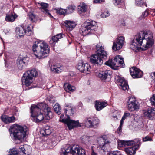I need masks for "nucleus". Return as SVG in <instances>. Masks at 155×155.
Returning a JSON list of instances; mask_svg holds the SVG:
<instances>
[{
	"label": "nucleus",
	"instance_id": "1",
	"mask_svg": "<svg viewBox=\"0 0 155 155\" xmlns=\"http://www.w3.org/2000/svg\"><path fill=\"white\" fill-rule=\"evenodd\" d=\"M153 34L150 31H141L131 39L130 48L135 51L140 49L146 50L153 45Z\"/></svg>",
	"mask_w": 155,
	"mask_h": 155
},
{
	"label": "nucleus",
	"instance_id": "2",
	"mask_svg": "<svg viewBox=\"0 0 155 155\" xmlns=\"http://www.w3.org/2000/svg\"><path fill=\"white\" fill-rule=\"evenodd\" d=\"M30 109L31 118L35 122H39L44 119V117L41 112L43 110L47 112L45 117V119L49 120L53 117L51 108L47 105L42 103L38 104L37 105L31 106Z\"/></svg>",
	"mask_w": 155,
	"mask_h": 155
},
{
	"label": "nucleus",
	"instance_id": "3",
	"mask_svg": "<svg viewBox=\"0 0 155 155\" xmlns=\"http://www.w3.org/2000/svg\"><path fill=\"white\" fill-rule=\"evenodd\" d=\"M11 135L16 144H20L24 140V138L28 134V129L26 126H22L14 124L11 128Z\"/></svg>",
	"mask_w": 155,
	"mask_h": 155
},
{
	"label": "nucleus",
	"instance_id": "4",
	"mask_svg": "<svg viewBox=\"0 0 155 155\" xmlns=\"http://www.w3.org/2000/svg\"><path fill=\"white\" fill-rule=\"evenodd\" d=\"M32 50L34 55L40 59L47 57L50 51L48 45L42 41H35L32 46Z\"/></svg>",
	"mask_w": 155,
	"mask_h": 155
},
{
	"label": "nucleus",
	"instance_id": "5",
	"mask_svg": "<svg viewBox=\"0 0 155 155\" xmlns=\"http://www.w3.org/2000/svg\"><path fill=\"white\" fill-rule=\"evenodd\" d=\"M96 48L97 53L91 57L90 62L94 65L100 66L103 64V59H105L107 58V54L104 50V47L100 44L97 45Z\"/></svg>",
	"mask_w": 155,
	"mask_h": 155
},
{
	"label": "nucleus",
	"instance_id": "6",
	"mask_svg": "<svg viewBox=\"0 0 155 155\" xmlns=\"http://www.w3.org/2000/svg\"><path fill=\"white\" fill-rule=\"evenodd\" d=\"M97 23L94 21H87L83 24L79 29L80 34L84 36L94 33L97 29Z\"/></svg>",
	"mask_w": 155,
	"mask_h": 155
},
{
	"label": "nucleus",
	"instance_id": "7",
	"mask_svg": "<svg viewBox=\"0 0 155 155\" xmlns=\"http://www.w3.org/2000/svg\"><path fill=\"white\" fill-rule=\"evenodd\" d=\"M69 153L72 155H86L85 150L79 146H64L60 152V155H67Z\"/></svg>",
	"mask_w": 155,
	"mask_h": 155
},
{
	"label": "nucleus",
	"instance_id": "8",
	"mask_svg": "<svg viewBox=\"0 0 155 155\" xmlns=\"http://www.w3.org/2000/svg\"><path fill=\"white\" fill-rule=\"evenodd\" d=\"M37 75V72L35 69L27 71L24 74L22 78L23 84L26 86H29L32 83L33 78L35 77Z\"/></svg>",
	"mask_w": 155,
	"mask_h": 155
},
{
	"label": "nucleus",
	"instance_id": "9",
	"mask_svg": "<svg viewBox=\"0 0 155 155\" xmlns=\"http://www.w3.org/2000/svg\"><path fill=\"white\" fill-rule=\"evenodd\" d=\"M123 58H121L120 55L115 57L113 60H109L105 62V64L111 67L114 69H117V68L121 66L124 63Z\"/></svg>",
	"mask_w": 155,
	"mask_h": 155
},
{
	"label": "nucleus",
	"instance_id": "10",
	"mask_svg": "<svg viewBox=\"0 0 155 155\" xmlns=\"http://www.w3.org/2000/svg\"><path fill=\"white\" fill-rule=\"evenodd\" d=\"M128 109L130 111L138 110L139 109L138 102L134 97L129 98L127 103Z\"/></svg>",
	"mask_w": 155,
	"mask_h": 155
},
{
	"label": "nucleus",
	"instance_id": "11",
	"mask_svg": "<svg viewBox=\"0 0 155 155\" xmlns=\"http://www.w3.org/2000/svg\"><path fill=\"white\" fill-rule=\"evenodd\" d=\"M140 141L138 138L129 141L119 140L118 141V145H140L141 144Z\"/></svg>",
	"mask_w": 155,
	"mask_h": 155
},
{
	"label": "nucleus",
	"instance_id": "12",
	"mask_svg": "<svg viewBox=\"0 0 155 155\" xmlns=\"http://www.w3.org/2000/svg\"><path fill=\"white\" fill-rule=\"evenodd\" d=\"M124 41V37L122 36L118 37L117 38L116 41L113 42L112 49L115 51L120 49L123 46Z\"/></svg>",
	"mask_w": 155,
	"mask_h": 155
},
{
	"label": "nucleus",
	"instance_id": "13",
	"mask_svg": "<svg viewBox=\"0 0 155 155\" xmlns=\"http://www.w3.org/2000/svg\"><path fill=\"white\" fill-rule=\"evenodd\" d=\"M115 79L117 84L119 86L120 88L123 90H126L128 89L129 88L128 84L123 78L117 76L115 77Z\"/></svg>",
	"mask_w": 155,
	"mask_h": 155
},
{
	"label": "nucleus",
	"instance_id": "14",
	"mask_svg": "<svg viewBox=\"0 0 155 155\" xmlns=\"http://www.w3.org/2000/svg\"><path fill=\"white\" fill-rule=\"evenodd\" d=\"M60 121L66 123L70 130L76 127H79L81 126V125L80 124L78 121H75L71 120L70 118L66 119H62V120H61Z\"/></svg>",
	"mask_w": 155,
	"mask_h": 155
},
{
	"label": "nucleus",
	"instance_id": "15",
	"mask_svg": "<svg viewBox=\"0 0 155 155\" xmlns=\"http://www.w3.org/2000/svg\"><path fill=\"white\" fill-rule=\"evenodd\" d=\"M77 68L81 73L88 74L90 72L91 67L89 65L82 61L79 62L77 65Z\"/></svg>",
	"mask_w": 155,
	"mask_h": 155
},
{
	"label": "nucleus",
	"instance_id": "16",
	"mask_svg": "<svg viewBox=\"0 0 155 155\" xmlns=\"http://www.w3.org/2000/svg\"><path fill=\"white\" fill-rule=\"evenodd\" d=\"M130 72L133 78H141L143 75V72L141 70L134 67L130 68Z\"/></svg>",
	"mask_w": 155,
	"mask_h": 155
},
{
	"label": "nucleus",
	"instance_id": "17",
	"mask_svg": "<svg viewBox=\"0 0 155 155\" xmlns=\"http://www.w3.org/2000/svg\"><path fill=\"white\" fill-rule=\"evenodd\" d=\"M111 74L110 71L106 70L97 73L96 75L101 80L104 81L106 80V81H107L109 80Z\"/></svg>",
	"mask_w": 155,
	"mask_h": 155
},
{
	"label": "nucleus",
	"instance_id": "18",
	"mask_svg": "<svg viewBox=\"0 0 155 155\" xmlns=\"http://www.w3.org/2000/svg\"><path fill=\"white\" fill-rule=\"evenodd\" d=\"M142 113L145 116L151 118L155 115V110L150 107L147 110H143Z\"/></svg>",
	"mask_w": 155,
	"mask_h": 155
},
{
	"label": "nucleus",
	"instance_id": "19",
	"mask_svg": "<svg viewBox=\"0 0 155 155\" xmlns=\"http://www.w3.org/2000/svg\"><path fill=\"white\" fill-rule=\"evenodd\" d=\"M87 8V6L83 2H81L78 6V11L79 14L82 18L84 17V15L86 12Z\"/></svg>",
	"mask_w": 155,
	"mask_h": 155
},
{
	"label": "nucleus",
	"instance_id": "20",
	"mask_svg": "<svg viewBox=\"0 0 155 155\" xmlns=\"http://www.w3.org/2000/svg\"><path fill=\"white\" fill-rule=\"evenodd\" d=\"M98 142L99 145H105L110 144V142L107 139L106 135H104L98 138Z\"/></svg>",
	"mask_w": 155,
	"mask_h": 155
},
{
	"label": "nucleus",
	"instance_id": "21",
	"mask_svg": "<svg viewBox=\"0 0 155 155\" xmlns=\"http://www.w3.org/2000/svg\"><path fill=\"white\" fill-rule=\"evenodd\" d=\"M64 113L67 116V118H70L69 116H71L74 114L73 108L71 106L66 105L64 109Z\"/></svg>",
	"mask_w": 155,
	"mask_h": 155
},
{
	"label": "nucleus",
	"instance_id": "22",
	"mask_svg": "<svg viewBox=\"0 0 155 155\" xmlns=\"http://www.w3.org/2000/svg\"><path fill=\"white\" fill-rule=\"evenodd\" d=\"M64 24L67 29L69 31L72 30L76 25V23L74 21L70 20L65 21Z\"/></svg>",
	"mask_w": 155,
	"mask_h": 155
},
{
	"label": "nucleus",
	"instance_id": "23",
	"mask_svg": "<svg viewBox=\"0 0 155 155\" xmlns=\"http://www.w3.org/2000/svg\"><path fill=\"white\" fill-rule=\"evenodd\" d=\"M50 68L52 71L56 73L61 72L63 69V67L60 64H55L51 66Z\"/></svg>",
	"mask_w": 155,
	"mask_h": 155
},
{
	"label": "nucleus",
	"instance_id": "24",
	"mask_svg": "<svg viewBox=\"0 0 155 155\" xmlns=\"http://www.w3.org/2000/svg\"><path fill=\"white\" fill-rule=\"evenodd\" d=\"M1 118L3 122L6 123L13 122L15 120V118L13 116L9 117L6 115H2Z\"/></svg>",
	"mask_w": 155,
	"mask_h": 155
},
{
	"label": "nucleus",
	"instance_id": "25",
	"mask_svg": "<svg viewBox=\"0 0 155 155\" xmlns=\"http://www.w3.org/2000/svg\"><path fill=\"white\" fill-rule=\"evenodd\" d=\"M107 105V104L106 102H101L98 101H95V107L97 111L101 110Z\"/></svg>",
	"mask_w": 155,
	"mask_h": 155
},
{
	"label": "nucleus",
	"instance_id": "26",
	"mask_svg": "<svg viewBox=\"0 0 155 155\" xmlns=\"http://www.w3.org/2000/svg\"><path fill=\"white\" fill-rule=\"evenodd\" d=\"M17 17V15L15 13L6 14L5 20L7 22H13Z\"/></svg>",
	"mask_w": 155,
	"mask_h": 155
},
{
	"label": "nucleus",
	"instance_id": "27",
	"mask_svg": "<svg viewBox=\"0 0 155 155\" xmlns=\"http://www.w3.org/2000/svg\"><path fill=\"white\" fill-rule=\"evenodd\" d=\"M139 146H132L131 147L126 148L125 151L128 155H134L135 151L137 150Z\"/></svg>",
	"mask_w": 155,
	"mask_h": 155
},
{
	"label": "nucleus",
	"instance_id": "28",
	"mask_svg": "<svg viewBox=\"0 0 155 155\" xmlns=\"http://www.w3.org/2000/svg\"><path fill=\"white\" fill-rule=\"evenodd\" d=\"M38 4L40 5L41 7H40V8L42 12L45 14L47 13L50 16H51V14L49 13L47 9L48 5V4L43 2L38 3Z\"/></svg>",
	"mask_w": 155,
	"mask_h": 155
},
{
	"label": "nucleus",
	"instance_id": "29",
	"mask_svg": "<svg viewBox=\"0 0 155 155\" xmlns=\"http://www.w3.org/2000/svg\"><path fill=\"white\" fill-rule=\"evenodd\" d=\"M15 32L16 35H18L19 37H20L25 34L26 30L24 27L20 26L16 28Z\"/></svg>",
	"mask_w": 155,
	"mask_h": 155
},
{
	"label": "nucleus",
	"instance_id": "30",
	"mask_svg": "<svg viewBox=\"0 0 155 155\" xmlns=\"http://www.w3.org/2000/svg\"><path fill=\"white\" fill-rule=\"evenodd\" d=\"M24 58H18L17 61V64L18 68L20 69H22L24 65L25 64V62L24 61Z\"/></svg>",
	"mask_w": 155,
	"mask_h": 155
},
{
	"label": "nucleus",
	"instance_id": "31",
	"mask_svg": "<svg viewBox=\"0 0 155 155\" xmlns=\"http://www.w3.org/2000/svg\"><path fill=\"white\" fill-rule=\"evenodd\" d=\"M51 133V130L49 129V127H46L41 131V133L42 134L43 136H46L50 134Z\"/></svg>",
	"mask_w": 155,
	"mask_h": 155
},
{
	"label": "nucleus",
	"instance_id": "32",
	"mask_svg": "<svg viewBox=\"0 0 155 155\" xmlns=\"http://www.w3.org/2000/svg\"><path fill=\"white\" fill-rule=\"evenodd\" d=\"M64 89L68 92L69 91L72 92L74 91L75 89L74 87L72 86L68 83H66L64 84Z\"/></svg>",
	"mask_w": 155,
	"mask_h": 155
},
{
	"label": "nucleus",
	"instance_id": "33",
	"mask_svg": "<svg viewBox=\"0 0 155 155\" xmlns=\"http://www.w3.org/2000/svg\"><path fill=\"white\" fill-rule=\"evenodd\" d=\"M92 119L91 118H87L84 121L83 123L87 127H92Z\"/></svg>",
	"mask_w": 155,
	"mask_h": 155
},
{
	"label": "nucleus",
	"instance_id": "34",
	"mask_svg": "<svg viewBox=\"0 0 155 155\" xmlns=\"http://www.w3.org/2000/svg\"><path fill=\"white\" fill-rule=\"evenodd\" d=\"M54 111L58 114L59 115L61 113L60 105L58 103H56L53 106Z\"/></svg>",
	"mask_w": 155,
	"mask_h": 155
},
{
	"label": "nucleus",
	"instance_id": "35",
	"mask_svg": "<svg viewBox=\"0 0 155 155\" xmlns=\"http://www.w3.org/2000/svg\"><path fill=\"white\" fill-rule=\"evenodd\" d=\"M75 7L73 5H70L68 6L65 9L67 14L71 13L75 10Z\"/></svg>",
	"mask_w": 155,
	"mask_h": 155
},
{
	"label": "nucleus",
	"instance_id": "36",
	"mask_svg": "<svg viewBox=\"0 0 155 155\" xmlns=\"http://www.w3.org/2000/svg\"><path fill=\"white\" fill-rule=\"evenodd\" d=\"M28 16L29 19L32 22H35L36 21V17L33 12H30L28 13Z\"/></svg>",
	"mask_w": 155,
	"mask_h": 155
},
{
	"label": "nucleus",
	"instance_id": "37",
	"mask_svg": "<svg viewBox=\"0 0 155 155\" xmlns=\"http://www.w3.org/2000/svg\"><path fill=\"white\" fill-rule=\"evenodd\" d=\"M8 155H18L17 149L15 148L10 149L9 154Z\"/></svg>",
	"mask_w": 155,
	"mask_h": 155
},
{
	"label": "nucleus",
	"instance_id": "38",
	"mask_svg": "<svg viewBox=\"0 0 155 155\" xmlns=\"http://www.w3.org/2000/svg\"><path fill=\"white\" fill-rule=\"evenodd\" d=\"M56 11L60 15H65L67 14L65 9L58 8L57 9Z\"/></svg>",
	"mask_w": 155,
	"mask_h": 155
},
{
	"label": "nucleus",
	"instance_id": "39",
	"mask_svg": "<svg viewBox=\"0 0 155 155\" xmlns=\"http://www.w3.org/2000/svg\"><path fill=\"white\" fill-rule=\"evenodd\" d=\"M132 115V114L129 113L125 112L121 120V123H122V122H124V120L127 117H131Z\"/></svg>",
	"mask_w": 155,
	"mask_h": 155
},
{
	"label": "nucleus",
	"instance_id": "40",
	"mask_svg": "<svg viewBox=\"0 0 155 155\" xmlns=\"http://www.w3.org/2000/svg\"><path fill=\"white\" fill-rule=\"evenodd\" d=\"M92 127H94V126H97L99 123V120L96 118L92 119Z\"/></svg>",
	"mask_w": 155,
	"mask_h": 155
},
{
	"label": "nucleus",
	"instance_id": "41",
	"mask_svg": "<svg viewBox=\"0 0 155 155\" xmlns=\"http://www.w3.org/2000/svg\"><path fill=\"white\" fill-rule=\"evenodd\" d=\"M136 4L138 6H141L144 5H146V7L147 6L144 2L142 0H136Z\"/></svg>",
	"mask_w": 155,
	"mask_h": 155
},
{
	"label": "nucleus",
	"instance_id": "42",
	"mask_svg": "<svg viewBox=\"0 0 155 155\" xmlns=\"http://www.w3.org/2000/svg\"><path fill=\"white\" fill-rule=\"evenodd\" d=\"M124 0H114V5H119L124 4Z\"/></svg>",
	"mask_w": 155,
	"mask_h": 155
},
{
	"label": "nucleus",
	"instance_id": "43",
	"mask_svg": "<svg viewBox=\"0 0 155 155\" xmlns=\"http://www.w3.org/2000/svg\"><path fill=\"white\" fill-rule=\"evenodd\" d=\"M25 34L28 36H30L33 34L31 28L30 26H28L27 27V30H26V33Z\"/></svg>",
	"mask_w": 155,
	"mask_h": 155
},
{
	"label": "nucleus",
	"instance_id": "44",
	"mask_svg": "<svg viewBox=\"0 0 155 155\" xmlns=\"http://www.w3.org/2000/svg\"><path fill=\"white\" fill-rule=\"evenodd\" d=\"M81 139L83 143L85 144L88 141L89 137L87 136L84 135L82 137Z\"/></svg>",
	"mask_w": 155,
	"mask_h": 155
},
{
	"label": "nucleus",
	"instance_id": "45",
	"mask_svg": "<svg viewBox=\"0 0 155 155\" xmlns=\"http://www.w3.org/2000/svg\"><path fill=\"white\" fill-rule=\"evenodd\" d=\"M47 100L51 103H53L55 102V97L52 96L48 97L47 98Z\"/></svg>",
	"mask_w": 155,
	"mask_h": 155
},
{
	"label": "nucleus",
	"instance_id": "46",
	"mask_svg": "<svg viewBox=\"0 0 155 155\" xmlns=\"http://www.w3.org/2000/svg\"><path fill=\"white\" fill-rule=\"evenodd\" d=\"M152 141V139L148 136L145 137H144L143 138V142H146L147 141Z\"/></svg>",
	"mask_w": 155,
	"mask_h": 155
},
{
	"label": "nucleus",
	"instance_id": "47",
	"mask_svg": "<svg viewBox=\"0 0 155 155\" xmlns=\"http://www.w3.org/2000/svg\"><path fill=\"white\" fill-rule=\"evenodd\" d=\"M110 15V14L109 13L108 11H105L103 14H101V16H102V17L104 18V17H108Z\"/></svg>",
	"mask_w": 155,
	"mask_h": 155
},
{
	"label": "nucleus",
	"instance_id": "48",
	"mask_svg": "<svg viewBox=\"0 0 155 155\" xmlns=\"http://www.w3.org/2000/svg\"><path fill=\"white\" fill-rule=\"evenodd\" d=\"M58 39L56 35L55 36H53L52 38L51 39V40L50 42L51 41H53V42H57L58 41Z\"/></svg>",
	"mask_w": 155,
	"mask_h": 155
},
{
	"label": "nucleus",
	"instance_id": "49",
	"mask_svg": "<svg viewBox=\"0 0 155 155\" xmlns=\"http://www.w3.org/2000/svg\"><path fill=\"white\" fill-rule=\"evenodd\" d=\"M109 155H120V153L118 151H115L110 152Z\"/></svg>",
	"mask_w": 155,
	"mask_h": 155
},
{
	"label": "nucleus",
	"instance_id": "50",
	"mask_svg": "<svg viewBox=\"0 0 155 155\" xmlns=\"http://www.w3.org/2000/svg\"><path fill=\"white\" fill-rule=\"evenodd\" d=\"M105 146H98L97 149L99 150H103V151L105 152L106 150L105 148Z\"/></svg>",
	"mask_w": 155,
	"mask_h": 155
},
{
	"label": "nucleus",
	"instance_id": "51",
	"mask_svg": "<svg viewBox=\"0 0 155 155\" xmlns=\"http://www.w3.org/2000/svg\"><path fill=\"white\" fill-rule=\"evenodd\" d=\"M148 15V12L147 10H146L142 13L141 16L143 18L147 16Z\"/></svg>",
	"mask_w": 155,
	"mask_h": 155
},
{
	"label": "nucleus",
	"instance_id": "52",
	"mask_svg": "<svg viewBox=\"0 0 155 155\" xmlns=\"http://www.w3.org/2000/svg\"><path fill=\"white\" fill-rule=\"evenodd\" d=\"M151 101L152 102V104L155 106V94L153 95L152 97L151 98Z\"/></svg>",
	"mask_w": 155,
	"mask_h": 155
},
{
	"label": "nucleus",
	"instance_id": "53",
	"mask_svg": "<svg viewBox=\"0 0 155 155\" xmlns=\"http://www.w3.org/2000/svg\"><path fill=\"white\" fill-rule=\"evenodd\" d=\"M124 122H122V123H121V121H120V124L119 126V128L118 129V130L120 132H121V131L122 130V125H123Z\"/></svg>",
	"mask_w": 155,
	"mask_h": 155
},
{
	"label": "nucleus",
	"instance_id": "54",
	"mask_svg": "<svg viewBox=\"0 0 155 155\" xmlns=\"http://www.w3.org/2000/svg\"><path fill=\"white\" fill-rule=\"evenodd\" d=\"M104 0H94V2L95 3H99L104 2Z\"/></svg>",
	"mask_w": 155,
	"mask_h": 155
},
{
	"label": "nucleus",
	"instance_id": "55",
	"mask_svg": "<svg viewBox=\"0 0 155 155\" xmlns=\"http://www.w3.org/2000/svg\"><path fill=\"white\" fill-rule=\"evenodd\" d=\"M56 35H57V36L58 39H61V38H63V36H62L63 35L61 33L57 34Z\"/></svg>",
	"mask_w": 155,
	"mask_h": 155
},
{
	"label": "nucleus",
	"instance_id": "56",
	"mask_svg": "<svg viewBox=\"0 0 155 155\" xmlns=\"http://www.w3.org/2000/svg\"><path fill=\"white\" fill-rule=\"evenodd\" d=\"M21 151H22V152L24 153V154H25V155H26V153H25V149H24V148L23 147H22L21 148Z\"/></svg>",
	"mask_w": 155,
	"mask_h": 155
},
{
	"label": "nucleus",
	"instance_id": "57",
	"mask_svg": "<svg viewBox=\"0 0 155 155\" xmlns=\"http://www.w3.org/2000/svg\"><path fill=\"white\" fill-rule=\"evenodd\" d=\"M64 114H62L60 116V119L59 120V121L60 122H62V121H60L61 120H62V119H64L63 118V117H64Z\"/></svg>",
	"mask_w": 155,
	"mask_h": 155
},
{
	"label": "nucleus",
	"instance_id": "58",
	"mask_svg": "<svg viewBox=\"0 0 155 155\" xmlns=\"http://www.w3.org/2000/svg\"><path fill=\"white\" fill-rule=\"evenodd\" d=\"M91 155H97V153H95L94 151H92Z\"/></svg>",
	"mask_w": 155,
	"mask_h": 155
},
{
	"label": "nucleus",
	"instance_id": "59",
	"mask_svg": "<svg viewBox=\"0 0 155 155\" xmlns=\"http://www.w3.org/2000/svg\"><path fill=\"white\" fill-rule=\"evenodd\" d=\"M122 25L123 26L125 25V23L124 21H123V22L122 23Z\"/></svg>",
	"mask_w": 155,
	"mask_h": 155
},
{
	"label": "nucleus",
	"instance_id": "60",
	"mask_svg": "<svg viewBox=\"0 0 155 155\" xmlns=\"http://www.w3.org/2000/svg\"><path fill=\"white\" fill-rule=\"evenodd\" d=\"M153 75L155 77V72L153 73Z\"/></svg>",
	"mask_w": 155,
	"mask_h": 155
},
{
	"label": "nucleus",
	"instance_id": "61",
	"mask_svg": "<svg viewBox=\"0 0 155 155\" xmlns=\"http://www.w3.org/2000/svg\"><path fill=\"white\" fill-rule=\"evenodd\" d=\"M6 30H4V32H5V33H6Z\"/></svg>",
	"mask_w": 155,
	"mask_h": 155
},
{
	"label": "nucleus",
	"instance_id": "62",
	"mask_svg": "<svg viewBox=\"0 0 155 155\" xmlns=\"http://www.w3.org/2000/svg\"><path fill=\"white\" fill-rule=\"evenodd\" d=\"M9 31H10V30H9L8 31V32H7V33H8V32H9Z\"/></svg>",
	"mask_w": 155,
	"mask_h": 155
}]
</instances>
